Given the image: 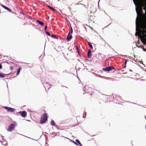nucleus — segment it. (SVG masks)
Here are the masks:
<instances>
[{
  "label": "nucleus",
  "mask_w": 146,
  "mask_h": 146,
  "mask_svg": "<svg viewBox=\"0 0 146 146\" xmlns=\"http://www.w3.org/2000/svg\"><path fill=\"white\" fill-rule=\"evenodd\" d=\"M126 74V73H123V74Z\"/></svg>",
  "instance_id": "50"
},
{
  "label": "nucleus",
  "mask_w": 146,
  "mask_h": 146,
  "mask_svg": "<svg viewBox=\"0 0 146 146\" xmlns=\"http://www.w3.org/2000/svg\"><path fill=\"white\" fill-rule=\"evenodd\" d=\"M37 22L38 23V24L42 26L44 25V23L43 22H41L39 20H36Z\"/></svg>",
  "instance_id": "10"
},
{
  "label": "nucleus",
  "mask_w": 146,
  "mask_h": 146,
  "mask_svg": "<svg viewBox=\"0 0 146 146\" xmlns=\"http://www.w3.org/2000/svg\"><path fill=\"white\" fill-rule=\"evenodd\" d=\"M77 52H78V53H79V51L78 49L77 50Z\"/></svg>",
  "instance_id": "37"
},
{
  "label": "nucleus",
  "mask_w": 146,
  "mask_h": 146,
  "mask_svg": "<svg viewBox=\"0 0 146 146\" xmlns=\"http://www.w3.org/2000/svg\"><path fill=\"white\" fill-rule=\"evenodd\" d=\"M15 111L14 109L10 107L9 109V110L8 111H10V112H13V111Z\"/></svg>",
  "instance_id": "16"
},
{
  "label": "nucleus",
  "mask_w": 146,
  "mask_h": 146,
  "mask_svg": "<svg viewBox=\"0 0 146 146\" xmlns=\"http://www.w3.org/2000/svg\"><path fill=\"white\" fill-rule=\"evenodd\" d=\"M87 87L86 86L85 87H84L83 90L84 91H85V90H86L85 89H86Z\"/></svg>",
  "instance_id": "31"
},
{
  "label": "nucleus",
  "mask_w": 146,
  "mask_h": 146,
  "mask_svg": "<svg viewBox=\"0 0 146 146\" xmlns=\"http://www.w3.org/2000/svg\"><path fill=\"white\" fill-rule=\"evenodd\" d=\"M140 36H138V37H139V38H140Z\"/></svg>",
  "instance_id": "49"
},
{
  "label": "nucleus",
  "mask_w": 146,
  "mask_h": 146,
  "mask_svg": "<svg viewBox=\"0 0 146 146\" xmlns=\"http://www.w3.org/2000/svg\"><path fill=\"white\" fill-rule=\"evenodd\" d=\"M141 63V64H143L144 65V64H143V63L142 61V63Z\"/></svg>",
  "instance_id": "42"
},
{
  "label": "nucleus",
  "mask_w": 146,
  "mask_h": 146,
  "mask_svg": "<svg viewBox=\"0 0 146 146\" xmlns=\"http://www.w3.org/2000/svg\"><path fill=\"white\" fill-rule=\"evenodd\" d=\"M9 108L10 107H8L5 106V107H4V108L5 109L7 110V111H8Z\"/></svg>",
  "instance_id": "22"
},
{
  "label": "nucleus",
  "mask_w": 146,
  "mask_h": 146,
  "mask_svg": "<svg viewBox=\"0 0 146 146\" xmlns=\"http://www.w3.org/2000/svg\"><path fill=\"white\" fill-rule=\"evenodd\" d=\"M110 25V24H109V25Z\"/></svg>",
  "instance_id": "53"
},
{
  "label": "nucleus",
  "mask_w": 146,
  "mask_h": 146,
  "mask_svg": "<svg viewBox=\"0 0 146 146\" xmlns=\"http://www.w3.org/2000/svg\"><path fill=\"white\" fill-rule=\"evenodd\" d=\"M89 60L88 59H85V60L86 61H90V60Z\"/></svg>",
  "instance_id": "34"
},
{
  "label": "nucleus",
  "mask_w": 146,
  "mask_h": 146,
  "mask_svg": "<svg viewBox=\"0 0 146 146\" xmlns=\"http://www.w3.org/2000/svg\"><path fill=\"white\" fill-rule=\"evenodd\" d=\"M139 8L141 9L143 8V9L145 10L146 8V2H145L144 4L141 3V4L139 5Z\"/></svg>",
  "instance_id": "6"
},
{
  "label": "nucleus",
  "mask_w": 146,
  "mask_h": 146,
  "mask_svg": "<svg viewBox=\"0 0 146 146\" xmlns=\"http://www.w3.org/2000/svg\"><path fill=\"white\" fill-rule=\"evenodd\" d=\"M135 35L136 36H138V34L136 33H135Z\"/></svg>",
  "instance_id": "36"
},
{
  "label": "nucleus",
  "mask_w": 146,
  "mask_h": 146,
  "mask_svg": "<svg viewBox=\"0 0 146 146\" xmlns=\"http://www.w3.org/2000/svg\"><path fill=\"white\" fill-rule=\"evenodd\" d=\"M47 7L49 8L50 9H51L53 11H56V9H54L53 8L51 7L49 5H47Z\"/></svg>",
  "instance_id": "12"
},
{
  "label": "nucleus",
  "mask_w": 146,
  "mask_h": 146,
  "mask_svg": "<svg viewBox=\"0 0 146 146\" xmlns=\"http://www.w3.org/2000/svg\"><path fill=\"white\" fill-rule=\"evenodd\" d=\"M76 49H77V50L78 49V47H77V46H76Z\"/></svg>",
  "instance_id": "40"
},
{
  "label": "nucleus",
  "mask_w": 146,
  "mask_h": 146,
  "mask_svg": "<svg viewBox=\"0 0 146 146\" xmlns=\"http://www.w3.org/2000/svg\"><path fill=\"white\" fill-rule=\"evenodd\" d=\"M28 18L29 19H32V17L31 16H29Z\"/></svg>",
  "instance_id": "28"
},
{
  "label": "nucleus",
  "mask_w": 146,
  "mask_h": 146,
  "mask_svg": "<svg viewBox=\"0 0 146 146\" xmlns=\"http://www.w3.org/2000/svg\"><path fill=\"white\" fill-rule=\"evenodd\" d=\"M141 41L143 44L146 45V40L141 39Z\"/></svg>",
  "instance_id": "13"
},
{
  "label": "nucleus",
  "mask_w": 146,
  "mask_h": 146,
  "mask_svg": "<svg viewBox=\"0 0 146 146\" xmlns=\"http://www.w3.org/2000/svg\"><path fill=\"white\" fill-rule=\"evenodd\" d=\"M50 124L51 125L53 126H55V123L54 122V121L53 120H51Z\"/></svg>",
  "instance_id": "15"
},
{
  "label": "nucleus",
  "mask_w": 146,
  "mask_h": 146,
  "mask_svg": "<svg viewBox=\"0 0 146 146\" xmlns=\"http://www.w3.org/2000/svg\"><path fill=\"white\" fill-rule=\"evenodd\" d=\"M91 56V50L90 49H89L88 50L87 53V56L89 58H90Z\"/></svg>",
  "instance_id": "9"
},
{
  "label": "nucleus",
  "mask_w": 146,
  "mask_h": 146,
  "mask_svg": "<svg viewBox=\"0 0 146 146\" xmlns=\"http://www.w3.org/2000/svg\"><path fill=\"white\" fill-rule=\"evenodd\" d=\"M114 67L112 66H109L105 68L102 69L105 72H109L111 70H115Z\"/></svg>",
  "instance_id": "2"
},
{
  "label": "nucleus",
  "mask_w": 146,
  "mask_h": 146,
  "mask_svg": "<svg viewBox=\"0 0 146 146\" xmlns=\"http://www.w3.org/2000/svg\"><path fill=\"white\" fill-rule=\"evenodd\" d=\"M22 14H23V13L22 12Z\"/></svg>",
  "instance_id": "52"
},
{
  "label": "nucleus",
  "mask_w": 146,
  "mask_h": 146,
  "mask_svg": "<svg viewBox=\"0 0 146 146\" xmlns=\"http://www.w3.org/2000/svg\"><path fill=\"white\" fill-rule=\"evenodd\" d=\"M76 141L78 144L80 146H83L79 140L78 139H76Z\"/></svg>",
  "instance_id": "11"
},
{
  "label": "nucleus",
  "mask_w": 146,
  "mask_h": 146,
  "mask_svg": "<svg viewBox=\"0 0 146 146\" xmlns=\"http://www.w3.org/2000/svg\"><path fill=\"white\" fill-rule=\"evenodd\" d=\"M6 74L0 73V78H4Z\"/></svg>",
  "instance_id": "14"
},
{
  "label": "nucleus",
  "mask_w": 146,
  "mask_h": 146,
  "mask_svg": "<svg viewBox=\"0 0 146 146\" xmlns=\"http://www.w3.org/2000/svg\"><path fill=\"white\" fill-rule=\"evenodd\" d=\"M51 36L52 37L56 39H57L58 38V37L57 36H56L55 35H53V34L52 35H51Z\"/></svg>",
  "instance_id": "19"
},
{
  "label": "nucleus",
  "mask_w": 146,
  "mask_h": 146,
  "mask_svg": "<svg viewBox=\"0 0 146 146\" xmlns=\"http://www.w3.org/2000/svg\"><path fill=\"white\" fill-rule=\"evenodd\" d=\"M129 70L130 72H132V71L131 70Z\"/></svg>",
  "instance_id": "43"
},
{
  "label": "nucleus",
  "mask_w": 146,
  "mask_h": 146,
  "mask_svg": "<svg viewBox=\"0 0 146 146\" xmlns=\"http://www.w3.org/2000/svg\"><path fill=\"white\" fill-rule=\"evenodd\" d=\"M88 44L89 46L92 49L93 48V46H92V44L90 42H88Z\"/></svg>",
  "instance_id": "18"
},
{
  "label": "nucleus",
  "mask_w": 146,
  "mask_h": 146,
  "mask_svg": "<svg viewBox=\"0 0 146 146\" xmlns=\"http://www.w3.org/2000/svg\"><path fill=\"white\" fill-rule=\"evenodd\" d=\"M0 136L2 138H3V137L2 135H1V134H0Z\"/></svg>",
  "instance_id": "39"
},
{
  "label": "nucleus",
  "mask_w": 146,
  "mask_h": 146,
  "mask_svg": "<svg viewBox=\"0 0 146 146\" xmlns=\"http://www.w3.org/2000/svg\"><path fill=\"white\" fill-rule=\"evenodd\" d=\"M110 25V24H109V25Z\"/></svg>",
  "instance_id": "54"
},
{
  "label": "nucleus",
  "mask_w": 146,
  "mask_h": 146,
  "mask_svg": "<svg viewBox=\"0 0 146 146\" xmlns=\"http://www.w3.org/2000/svg\"><path fill=\"white\" fill-rule=\"evenodd\" d=\"M15 126L13 123L11 124L9 126L7 131L9 132L12 131L15 128Z\"/></svg>",
  "instance_id": "4"
},
{
  "label": "nucleus",
  "mask_w": 146,
  "mask_h": 146,
  "mask_svg": "<svg viewBox=\"0 0 146 146\" xmlns=\"http://www.w3.org/2000/svg\"><path fill=\"white\" fill-rule=\"evenodd\" d=\"M10 69L11 70H13V67H12V66H10Z\"/></svg>",
  "instance_id": "29"
},
{
  "label": "nucleus",
  "mask_w": 146,
  "mask_h": 146,
  "mask_svg": "<svg viewBox=\"0 0 146 146\" xmlns=\"http://www.w3.org/2000/svg\"><path fill=\"white\" fill-rule=\"evenodd\" d=\"M145 119H146V116H145Z\"/></svg>",
  "instance_id": "44"
},
{
  "label": "nucleus",
  "mask_w": 146,
  "mask_h": 146,
  "mask_svg": "<svg viewBox=\"0 0 146 146\" xmlns=\"http://www.w3.org/2000/svg\"><path fill=\"white\" fill-rule=\"evenodd\" d=\"M2 65L1 64H0V69H2Z\"/></svg>",
  "instance_id": "33"
},
{
  "label": "nucleus",
  "mask_w": 146,
  "mask_h": 146,
  "mask_svg": "<svg viewBox=\"0 0 146 146\" xmlns=\"http://www.w3.org/2000/svg\"><path fill=\"white\" fill-rule=\"evenodd\" d=\"M45 33L49 36H50V33L48 31H46L45 32Z\"/></svg>",
  "instance_id": "23"
},
{
  "label": "nucleus",
  "mask_w": 146,
  "mask_h": 146,
  "mask_svg": "<svg viewBox=\"0 0 146 146\" xmlns=\"http://www.w3.org/2000/svg\"><path fill=\"white\" fill-rule=\"evenodd\" d=\"M1 6L4 9H5L7 10L8 11H9L10 12H12L11 10L9 8H8L7 7L5 6H4V5H3L2 4H1Z\"/></svg>",
  "instance_id": "8"
},
{
  "label": "nucleus",
  "mask_w": 146,
  "mask_h": 146,
  "mask_svg": "<svg viewBox=\"0 0 146 146\" xmlns=\"http://www.w3.org/2000/svg\"><path fill=\"white\" fill-rule=\"evenodd\" d=\"M79 4H80L81 5H84V7H85V5H83V4H82V3L77 4H76V5H79Z\"/></svg>",
  "instance_id": "32"
},
{
  "label": "nucleus",
  "mask_w": 146,
  "mask_h": 146,
  "mask_svg": "<svg viewBox=\"0 0 146 146\" xmlns=\"http://www.w3.org/2000/svg\"><path fill=\"white\" fill-rule=\"evenodd\" d=\"M70 141H71V142L72 143H74V144H75L77 145H78V144L77 143H76V141L75 142V141H74L72 140H70Z\"/></svg>",
  "instance_id": "20"
},
{
  "label": "nucleus",
  "mask_w": 146,
  "mask_h": 146,
  "mask_svg": "<svg viewBox=\"0 0 146 146\" xmlns=\"http://www.w3.org/2000/svg\"><path fill=\"white\" fill-rule=\"evenodd\" d=\"M47 27V26H45V27H44V30L45 31H46Z\"/></svg>",
  "instance_id": "27"
},
{
  "label": "nucleus",
  "mask_w": 146,
  "mask_h": 146,
  "mask_svg": "<svg viewBox=\"0 0 146 146\" xmlns=\"http://www.w3.org/2000/svg\"><path fill=\"white\" fill-rule=\"evenodd\" d=\"M119 99H121V97L120 96H118L117 97V100H119Z\"/></svg>",
  "instance_id": "26"
},
{
  "label": "nucleus",
  "mask_w": 146,
  "mask_h": 146,
  "mask_svg": "<svg viewBox=\"0 0 146 146\" xmlns=\"http://www.w3.org/2000/svg\"><path fill=\"white\" fill-rule=\"evenodd\" d=\"M133 2L134 3L135 6L136 7L135 11H136V13H137V18H136V21H135L136 29V31H137V22H138V21H137L138 13H137V8H136L137 5V4L135 3V2L134 1V0H133Z\"/></svg>",
  "instance_id": "3"
},
{
  "label": "nucleus",
  "mask_w": 146,
  "mask_h": 146,
  "mask_svg": "<svg viewBox=\"0 0 146 146\" xmlns=\"http://www.w3.org/2000/svg\"><path fill=\"white\" fill-rule=\"evenodd\" d=\"M110 25V24H109V25Z\"/></svg>",
  "instance_id": "55"
},
{
  "label": "nucleus",
  "mask_w": 146,
  "mask_h": 146,
  "mask_svg": "<svg viewBox=\"0 0 146 146\" xmlns=\"http://www.w3.org/2000/svg\"><path fill=\"white\" fill-rule=\"evenodd\" d=\"M145 129L146 130V125H145Z\"/></svg>",
  "instance_id": "48"
},
{
  "label": "nucleus",
  "mask_w": 146,
  "mask_h": 146,
  "mask_svg": "<svg viewBox=\"0 0 146 146\" xmlns=\"http://www.w3.org/2000/svg\"><path fill=\"white\" fill-rule=\"evenodd\" d=\"M47 120V115L46 113H44L41 118L40 123L42 124L44 123Z\"/></svg>",
  "instance_id": "1"
},
{
  "label": "nucleus",
  "mask_w": 146,
  "mask_h": 146,
  "mask_svg": "<svg viewBox=\"0 0 146 146\" xmlns=\"http://www.w3.org/2000/svg\"><path fill=\"white\" fill-rule=\"evenodd\" d=\"M127 60L126 59L125 60V63H124V64L125 65H126V64L127 63Z\"/></svg>",
  "instance_id": "30"
},
{
  "label": "nucleus",
  "mask_w": 146,
  "mask_h": 146,
  "mask_svg": "<svg viewBox=\"0 0 146 146\" xmlns=\"http://www.w3.org/2000/svg\"><path fill=\"white\" fill-rule=\"evenodd\" d=\"M126 67V66H125V67H124V68H125Z\"/></svg>",
  "instance_id": "47"
},
{
  "label": "nucleus",
  "mask_w": 146,
  "mask_h": 146,
  "mask_svg": "<svg viewBox=\"0 0 146 146\" xmlns=\"http://www.w3.org/2000/svg\"><path fill=\"white\" fill-rule=\"evenodd\" d=\"M18 113L21 114V116L23 117H25L27 116V113L26 111H19L18 112Z\"/></svg>",
  "instance_id": "5"
},
{
  "label": "nucleus",
  "mask_w": 146,
  "mask_h": 146,
  "mask_svg": "<svg viewBox=\"0 0 146 146\" xmlns=\"http://www.w3.org/2000/svg\"><path fill=\"white\" fill-rule=\"evenodd\" d=\"M7 141L4 140L2 142V144L3 145H5L7 144Z\"/></svg>",
  "instance_id": "21"
},
{
  "label": "nucleus",
  "mask_w": 146,
  "mask_h": 146,
  "mask_svg": "<svg viewBox=\"0 0 146 146\" xmlns=\"http://www.w3.org/2000/svg\"><path fill=\"white\" fill-rule=\"evenodd\" d=\"M70 32V34H72L73 33V29L72 28V27H71V31Z\"/></svg>",
  "instance_id": "24"
},
{
  "label": "nucleus",
  "mask_w": 146,
  "mask_h": 146,
  "mask_svg": "<svg viewBox=\"0 0 146 146\" xmlns=\"http://www.w3.org/2000/svg\"><path fill=\"white\" fill-rule=\"evenodd\" d=\"M99 1H100V0H99V1L98 2V5L99 4Z\"/></svg>",
  "instance_id": "45"
},
{
  "label": "nucleus",
  "mask_w": 146,
  "mask_h": 146,
  "mask_svg": "<svg viewBox=\"0 0 146 146\" xmlns=\"http://www.w3.org/2000/svg\"><path fill=\"white\" fill-rule=\"evenodd\" d=\"M143 50L144 51H145V52H146V49L144 48H143Z\"/></svg>",
  "instance_id": "35"
},
{
  "label": "nucleus",
  "mask_w": 146,
  "mask_h": 146,
  "mask_svg": "<svg viewBox=\"0 0 146 146\" xmlns=\"http://www.w3.org/2000/svg\"><path fill=\"white\" fill-rule=\"evenodd\" d=\"M124 71V70H122V72H123Z\"/></svg>",
  "instance_id": "46"
},
{
  "label": "nucleus",
  "mask_w": 146,
  "mask_h": 146,
  "mask_svg": "<svg viewBox=\"0 0 146 146\" xmlns=\"http://www.w3.org/2000/svg\"><path fill=\"white\" fill-rule=\"evenodd\" d=\"M140 43V42H139V41H138V44H139Z\"/></svg>",
  "instance_id": "41"
},
{
  "label": "nucleus",
  "mask_w": 146,
  "mask_h": 146,
  "mask_svg": "<svg viewBox=\"0 0 146 146\" xmlns=\"http://www.w3.org/2000/svg\"><path fill=\"white\" fill-rule=\"evenodd\" d=\"M21 68H19L17 69V74H16V75H18L19 74L21 70Z\"/></svg>",
  "instance_id": "17"
},
{
  "label": "nucleus",
  "mask_w": 146,
  "mask_h": 146,
  "mask_svg": "<svg viewBox=\"0 0 146 146\" xmlns=\"http://www.w3.org/2000/svg\"><path fill=\"white\" fill-rule=\"evenodd\" d=\"M72 38V35H70V32H69L68 36L66 38V39L68 40H71Z\"/></svg>",
  "instance_id": "7"
},
{
  "label": "nucleus",
  "mask_w": 146,
  "mask_h": 146,
  "mask_svg": "<svg viewBox=\"0 0 146 146\" xmlns=\"http://www.w3.org/2000/svg\"><path fill=\"white\" fill-rule=\"evenodd\" d=\"M50 88H50H48V89H49Z\"/></svg>",
  "instance_id": "51"
},
{
  "label": "nucleus",
  "mask_w": 146,
  "mask_h": 146,
  "mask_svg": "<svg viewBox=\"0 0 146 146\" xmlns=\"http://www.w3.org/2000/svg\"><path fill=\"white\" fill-rule=\"evenodd\" d=\"M136 46L138 48H143V47L141 46H137V44H136Z\"/></svg>",
  "instance_id": "25"
},
{
  "label": "nucleus",
  "mask_w": 146,
  "mask_h": 146,
  "mask_svg": "<svg viewBox=\"0 0 146 146\" xmlns=\"http://www.w3.org/2000/svg\"><path fill=\"white\" fill-rule=\"evenodd\" d=\"M83 118H84V116H83Z\"/></svg>",
  "instance_id": "56"
},
{
  "label": "nucleus",
  "mask_w": 146,
  "mask_h": 146,
  "mask_svg": "<svg viewBox=\"0 0 146 146\" xmlns=\"http://www.w3.org/2000/svg\"><path fill=\"white\" fill-rule=\"evenodd\" d=\"M130 102V103H133V104H136V103H132V102Z\"/></svg>",
  "instance_id": "38"
}]
</instances>
